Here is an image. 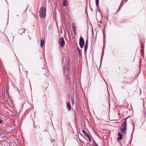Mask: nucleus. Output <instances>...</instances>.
<instances>
[{"instance_id":"nucleus-1","label":"nucleus","mask_w":146,"mask_h":146,"mask_svg":"<svg viewBox=\"0 0 146 146\" xmlns=\"http://www.w3.org/2000/svg\"><path fill=\"white\" fill-rule=\"evenodd\" d=\"M46 9L44 7H41L40 8L39 13L40 18H44L46 16Z\"/></svg>"},{"instance_id":"nucleus-2","label":"nucleus","mask_w":146,"mask_h":146,"mask_svg":"<svg viewBox=\"0 0 146 146\" xmlns=\"http://www.w3.org/2000/svg\"><path fill=\"white\" fill-rule=\"evenodd\" d=\"M128 118V117L124 119L125 121L122 123V127L120 129L121 130L123 133L124 134H126L127 132V119Z\"/></svg>"},{"instance_id":"nucleus-3","label":"nucleus","mask_w":146,"mask_h":146,"mask_svg":"<svg viewBox=\"0 0 146 146\" xmlns=\"http://www.w3.org/2000/svg\"><path fill=\"white\" fill-rule=\"evenodd\" d=\"M79 43L80 48H83L84 45V38H82L81 36H80L79 39Z\"/></svg>"},{"instance_id":"nucleus-4","label":"nucleus","mask_w":146,"mask_h":146,"mask_svg":"<svg viewBox=\"0 0 146 146\" xmlns=\"http://www.w3.org/2000/svg\"><path fill=\"white\" fill-rule=\"evenodd\" d=\"M58 43L62 47L64 46L65 42L64 38L62 37L59 39L58 40Z\"/></svg>"},{"instance_id":"nucleus-5","label":"nucleus","mask_w":146,"mask_h":146,"mask_svg":"<svg viewBox=\"0 0 146 146\" xmlns=\"http://www.w3.org/2000/svg\"><path fill=\"white\" fill-rule=\"evenodd\" d=\"M82 132L85 136H86L88 138L90 141H91V139L88 134L84 130H82Z\"/></svg>"},{"instance_id":"nucleus-6","label":"nucleus","mask_w":146,"mask_h":146,"mask_svg":"<svg viewBox=\"0 0 146 146\" xmlns=\"http://www.w3.org/2000/svg\"><path fill=\"white\" fill-rule=\"evenodd\" d=\"M75 25L74 23H73L72 25V28L73 31L74 33H75L76 31V29L75 27Z\"/></svg>"},{"instance_id":"nucleus-7","label":"nucleus","mask_w":146,"mask_h":146,"mask_svg":"<svg viewBox=\"0 0 146 146\" xmlns=\"http://www.w3.org/2000/svg\"><path fill=\"white\" fill-rule=\"evenodd\" d=\"M67 108L69 110H70L71 108L70 104L69 102H67L66 104Z\"/></svg>"},{"instance_id":"nucleus-8","label":"nucleus","mask_w":146,"mask_h":146,"mask_svg":"<svg viewBox=\"0 0 146 146\" xmlns=\"http://www.w3.org/2000/svg\"><path fill=\"white\" fill-rule=\"evenodd\" d=\"M70 60L69 59H68V62H67V65L65 66V68H66L68 70L69 68V66H70Z\"/></svg>"},{"instance_id":"nucleus-9","label":"nucleus","mask_w":146,"mask_h":146,"mask_svg":"<svg viewBox=\"0 0 146 146\" xmlns=\"http://www.w3.org/2000/svg\"><path fill=\"white\" fill-rule=\"evenodd\" d=\"M44 44V40H41L40 43V46L41 47H42L43 46V44Z\"/></svg>"},{"instance_id":"nucleus-10","label":"nucleus","mask_w":146,"mask_h":146,"mask_svg":"<svg viewBox=\"0 0 146 146\" xmlns=\"http://www.w3.org/2000/svg\"><path fill=\"white\" fill-rule=\"evenodd\" d=\"M126 69L125 68H124L121 70V73H122L123 74H125L126 72Z\"/></svg>"},{"instance_id":"nucleus-11","label":"nucleus","mask_w":146,"mask_h":146,"mask_svg":"<svg viewBox=\"0 0 146 146\" xmlns=\"http://www.w3.org/2000/svg\"><path fill=\"white\" fill-rule=\"evenodd\" d=\"M67 3V1L66 0H64L63 1V6H65L66 5V4Z\"/></svg>"},{"instance_id":"nucleus-12","label":"nucleus","mask_w":146,"mask_h":146,"mask_svg":"<svg viewBox=\"0 0 146 146\" xmlns=\"http://www.w3.org/2000/svg\"><path fill=\"white\" fill-rule=\"evenodd\" d=\"M25 31V30L24 29H20L19 31V33L21 34H22L23 33H24Z\"/></svg>"},{"instance_id":"nucleus-13","label":"nucleus","mask_w":146,"mask_h":146,"mask_svg":"<svg viewBox=\"0 0 146 146\" xmlns=\"http://www.w3.org/2000/svg\"><path fill=\"white\" fill-rule=\"evenodd\" d=\"M125 85L124 84V83L122 84L121 85V88L123 89H124L125 88Z\"/></svg>"},{"instance_id":"nucleus-14","label":"nucleus","mask_w":146,"mask_h":146,"mask_svg":"<svg viewBox=\"0 0 146 146\" xmlns=\"http://www.w3.org/2000/svg\"><path fill=\"white\" fill-rule=\"evenodd\" d=\"M88 48V46L85 45L84 47V52H86L87 51V49Z\"/></svg>"},{"instance_id":"nucleus-15","label":"nucleus","mask_w":146,"mask_h":146,"mask_svg":"<svg viewBox=\"0 0 146 146\" xmlns=\"http://www.w3.org/2000/svg\"><path fill=\"white\" fill-rule=\"evenodd\" d=\"M122 138V137L121 136V137H118L117 138V140L118 141H119V140H121Z\"/></svg>"},{"instance_id":"nucleus-16","label":"nucleus","mask_w":146,"mask_h":146,"mask_svg":"<svg viewBox=\"0 0 146 146\" xmlns=\"http://www.w3.org/2000/svg\"><path fill=\"white\" fill-rule=\"evenodd\" d=\"M96 5L98 6L99 5V0H96Z\"/></svg>"},{"instance_id":"nucleus-17","label":"nucleus","mask_w":146,"mask_h":146,"mask_svg":"<svg viewBox=\"0 0 146 146\" xmlns=\"http://www.w3.org/2000/svg\"><path fill=\"white\" fill-rule=\"evenodd\" d=\"M88 37H87V40L86 41V44L85 45H88Z\"/></svg>"},{"instance_id":"nucleus-18","label":"nucleus","mask_w":146,"mask_h":146,"mask_svg":"<svg viewBox=\"0 0 146 146\" xmlns=\"http://www.w3.org/2000/svg\"><path fill=\"white\" fill-rule=\"evenodd\" d=\"M121 57H122L121 55L120 54V55H119L118 56H116V58L119 59Z\"/></svg>"},{"instance_id":"nucleus-19","label":"nucleus","mask_w":146,"mask_h":146,"mask_svg":"<svg viewBox=\"0 0 146 146\" xmlns=\"http://www.w3.org/2000/svg\"><path fill=\"white\" fill-rule=\"evenodd\" d=\"M118 136H119V137H121V136H122V134H120V133H119L118 134Z\"/></svg>"},{"instance_id":"nucleus-20","label":"nucleus","mask_w":146,"mask_h":146,"mask_svg":"<svg viewBox=\"0 0 146 146\" xmlns=\"http://www.w3.org/2000/svg\"><path fill=\"white\" fill-rule=\"evenodd\" d=\"M121 7L120 6H119L117 10V12H118L119 11V10L121 9Z\"/></svg>"},{"instance_id":"nucleus-21","label":"nucleus","mask_w":146,"mask_h":146,"mask_svg":"<svg viewBox=\"0 0 146 146\" xmlns=\"http://www.w3.org/2000/svg\"><path fill=\"white\" fill-rule=\"evenodd\" d=\"M3 121L2 120L0 119V123L1 124L3 122Z\"/></svg>"},{"instance_id":"nucleus-22","label":"nucleus","mask_w":146,"mask_h":146,"mask_svg":"<svg viewBox=\"0 0 146 146\" xmlns=\"http://www.w3.org/2000/svg\"><path fill=\"white\" fill-rule=\"evenodd\" d=\"M71 100H72V104H74V102H73V99H72Z\"/></svg>"},{"instance_id":"nucleus-23","label":"nucleus","mask_w":146,"mask_h":146,"mask_svg":"<svg viewBox=\"0 0 146 146\" xmlns=\"http://www.w3.org/2000/svg\"><path fill=\"white\" fill-rule=\"evenodd\" d=\"M77 47H78V50L79 51V52H80V49L78 46Z\"/></svg>"},{"instance_id":"nucleus-24","label":"nucleus","mask_w":146,"mask_h":146,"mask_svg":"<svg viewBox=\"0 0 146 146\" xmlns=\"http://www.w3.org/2000/svg\"><path fill=\"white\" fill-rule=\"evenodd\" d=\"M123 83H127V82H125V81H124V82H123Z\"/></svg>"},{"instance_id":"nucleus-25","label":"nucleus","mask_w":146,"mask_h":146,"mask_svg":"<svg viewBox=\"0 0 146 146\" xmlns=\"http://www.w3.org/2000/svg\"><path fill=\"white\" fill-rule=\"evenodd\" d=\"M42 138H41L40 139L41 141H42Z\"/></svg>"},{"instance_id":"nucleus-26","label":"nucleus","mask_w":146,"mask_h":146,"mask_svg":"<svg viewBox=\"0 0 146 146\" xmlns=\"http://www.w3.org/2000/svg\"><path fill=\"white\" fill-rule=\"evenodd\" d=\"M95 146H98V145H95Z\"/></svg>"},{"instance_id":"nucleus-27","label":"nucleus","mask_w":146,"mask_h":146,"mask_svg":"<svg viewBox=\"0 0 146 146\" xmlns=\"http://www.w3.org/2000/svg\"><path fill=\"white\" fill-rule=\"evenodd\" d=\"M39 142L40 143H42V142H41V141H39Z\"/></svg>"},{"instance_id":"nucleus-28","label":"nucleus","mask_w":146,"mask_h":146,"mask_svg":"<svg viewBox=\"0 0 146 146\" xmlns=\"http://www.w3.org/2000/svg\"><path fill=\"white\" fill-rule=\"evenodd\" d=\"M5 0L6 1V2H7V0Z\"/></svg>"},{"instance_id":"nucleus-29","label":"nucleus","mask_w":146,"mask_h":146,"mask_svg":"<svg viewBox=\"0 0 146 146\" xmlns=\"http://www.w3.org/2000/svg\"><path fill=\"white\" fill-rule=\"evenodd\" d=\"M54 141V139H53V141Z\"/></svg>"}]
</instances>
